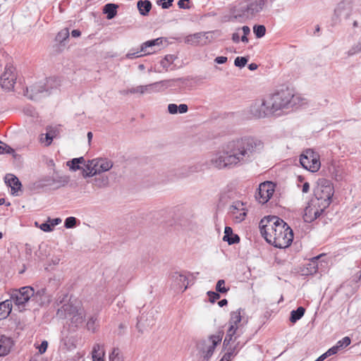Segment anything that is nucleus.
Instances as JSON below:
<instances>
[{
	"label": "nucleus",
	"instance_id": "f257e3e1",
	"mask_svg": "<svg viewBox=\"0 0 361 361\" xmlns=\"http://www.w3.org/2000/svg\"><path fill=\"white\" fill-rule=\"evenodd\" d=\"M263 148V142L257 137L247 135L236 137L212 156L209 165L223 169L247 164L252 162Z\"/></svg>",
	"mask_w": 361,
	"mask_h": 361
},
{
	"label": "nucleus",
	"instance_id": "f03ea898",
	"mask_svg": "<svg viewBox=\"0 0 361 361\" xmlns=\"http://www.w3.org/2000/svg\"><path fill=\"white\" fill-rule=\"evenodd\" d=\"M259 228L267 242L276 247L286 248L293 242V230L276 216L264 217L259 222Z\"/></svg>",
	"mask_w": 361,
	"mask_h": 361
},
{
	"label": "nucleus",
	"instance_id": "7ed1b4c3",
	"mask_svg": "<svg viewBox=\"0 0 361 361\" xmlns=\"http://www.w3.org/2000/svg\"><path fill=\"white\" fill-rule=\"evenodd\" d=\"M300 96L294 94L293 92L286 88L275 92L268 99V104L274 114L279 111L289 110L300 104Z\"/></svg>",
	"mask_w": 361,
	"mask_h": 361
},
{
	"label": "nucleus",
	"instance_id": "20e7f679",
	"mask_svg": "<svg viewBox=\"0 0 361 361\" xmlns=\"http://www.w3.org/2000/svg\"><path fill=\"white\" fill-rule=\"evenodd\" d=\"M244 315L245 310L243 308H238L230 313L229 326L224 341V345L228 346L231 341H235L243 334L244 324L247 322Z\"/></svg>",
	"mask_w": 361,
	"mask_h": 361
},
{
	"label": "nucleus",
	"instance_id": "39448f33",
	"mask_svg": "<svg viewBox=\"0 0 361 361\" xmlns=\"http://www.w3.org/2000/svg\"><path fill=\"white\" fill-rule=\"evenodd\" d=\"M56 315L60 319H68L74 327L80 326L85 320V311L78 302L70 301L58 309Z\"/></svg>",
	"mask_w": 361,
	"mask_h": 361
},
{
	"label": "nucleus",
	"instance_id": "423d86ee",
	"mask_svg": "<svg viewBox=\"0 0 361 361\" xmlns=\"http://www.w3.org/2000/svg\"><path fill=\"white\" fill-rule=\"evenodd\" d=\"M44 290L37 291L35 294V290L30 286H24L18 289H11L8 292L9 302L14 305L19 312L25 310L26 304L32 298H37L44 293Z\"/></svg>",
	"mask_w": 361,
	"mask_h": 361
},
{
	"label": "nucleus",
	"instance_id": "0eeeda50",
	"mask_svg": "<svg viewBox=\"0 0 361 361\" xmlns=\"http://www.w3.org/2000/svg\"><path fill=\"white\" fill-rule=\"evenodd\" d=\"M265 3V0H245L240 3L235 18L243 21L252 20L262 11Z\"/></svg>",
	"mask_w": 361,
	"mask_h": 361
},
{
	"label": "nucleus",
	"instance_id": "6e6552de",
	"mask_svg": "<svg viewBox=\"0 0 361 361\" xmlns=\"http://www.w3.org/2000/svg\"><path fill=\"white\" fill-rule=\"evenodd\" d=\"M59 85V82L56 78H49L46 80V83L35 85L30 87H26L25 95L30 99L37 100L42 97L49 95V89H53Z\"/></svg>",
	"mask_w": 361,
	"mask_h": 361
},
{
	"label": "nucleus",
	"instance_id": "1a4fd4ad",
	"mask_svg": "<svg viewBox=\"0 0 361 361\" xmlns=\"http://www.w3.org/2000/svg\"><path fill=\"white\" fill-rule=\"evenodd\" d=\"M334 190L329 180H323L319 184L313 199H318L322 208H326L331 202Z\"/></svg>",
	"mask_w": 361,
	"mask_h": 361
},
{
	"label": "nucleus",
	"instance_id": "9d476101",
	"mask_svg": "<svg viewBox=\"0 0 361 361\" xmlns=\"http://www.w3.org/2000/svg\"><path fill=\"white\" fill-rule=\"evenodd\" d=\"M301 166L307 171L317 172L321 166L319 156L311 149H306L300 157Z\"/></svg>",
	"mask_w": 361,
	"mask_h": 361
},
{
	"label": "nucleus",
	"instance_id": "9b49d317",
	"mask_svg": "<svg viewBox=\"0 0 361 361\" xmlns=\"http://www.w3.org/2000/svg\"><path fill=\"white\" fill-rule=\"evenodd\" d=\"M326 208H322L318 199L312 198L304 210V221L311 223L317 219Z\"/></svg>",
	"mask_w": 361,
	"mask_h": 361
},
{
	"label": "nucleus",
	"instance_id": "f8f14e48",
	"mask_svg": "<svg viewBox=\"0 0 361 361\" xmlns=\"http://www.w3.org/2000/svg\"><path fill=\"white\" fill-rule=\"evenodd\" d=\"M250 114L255 118H261L272 115L267 100H256L252 103L249 108Z\"/></svg>",
	"mask_w": 361,
	"mask_h": 361
},
{
	"label": "nucleus",
	"instance_id": "ddd939ff",
	"mask_svg": "<svg viewBox=\"0 0 361 361\" xmlns=\"http://www.w3.org/2000/svg\"><path fill=\"white\" fill-rule=\"evenodd\" d=\"M170 80H161L146 85H139L132 87L131 92L145 94L158 92L166 88L169 85Z\"/></svg>",
	"mask_w": 361,
	"mask_h": 361
},
{
	"label": "nucleus",
	"instance_id": "4468645a",
	"mask_svg": "<svg viewBox=\"0 0 361 361\" xmlns=\"http://www.w3.org/2000/svg\"><path fill=\"white\" fill-rule=\"evenodd\" d=\"M222 336L220 334L212 335L208 338L207 340L203 341L201 347V353L205 360H209L213 353L216 346L221 341Z\"/></svg>",
	"mask_w": 361,
	"mask_h": 361
},
{
	"label": "nucleus",
	"instance_id": "2eb2a0df",
	"mask_svg": "<svg viewBox=\"0 0 361 361\" xmlns=\"http://www.w3.org/2000/svg\"><path fill=\"white\" fill-rule=\"evenodd\" d=\"M274 192V185L271 182H264L259 185L255 198L259 203L265 204L271 197Z\"/></svg>",
	"mask_w": 361,
	"mask_h": 361
},
{
	"label": "nucleus",
	"instance_id": "dca6fc26",
	"mask_svg": "<svg viewBox=\"0 0 361 361\" xmlns=\"http://www.w3.org/2000/svg\"><path fill=\"white\" fill-rule=\"evenodd\" d=\"M15 68L11 65H6L5 71L0 78V84L5 90H11L16 83V76L14 73Z\"/></svg>",
	"mask_w": 361,
	"mask_h": 361
},
{
	"label": "nucleus",
	"instance_id": "f3484780",
	"mask_svg": "<svg viewBox=\"0 0 361 361\" xmlns=\"http://www.w3.org/2000/svg\"><path fill=\"white\" fill-rule=\"evenodd\" d=\"M188 274L189 275V273H186L185 271L173 272L170 276L173 288L176 290H181L182 292H184L189 285Z\"/></svg>",
	"mask_w": 361,
	"mask_h": 361
},
{
	"label": "nucleus",
	"instance_id": "a211bd4d",
	"mask_svg": "<svg viewBox=\"0 0 361 361\" xmlns=\"http://www.w3.org/2000/svg\"><path fill=\"white\" fill-rule=\"evenodd\" d=\"M229 213L236 223L243 221L247 215L245 205L240 201H235L230 206Z\"/></svg>",
	"mask_w": 361,
	"mask_h": 361
},
{
	"label": "nucleus",
	"instance_id": "6ab92c4d",
	"mask_svg": "<svg viewBox=\"0 0 361 361\" xmlns=\"http://www.w3.org/2000/svg\"><path fill=\"white\" fill-rule=\"evenodd\" d=\"M95 175L109 171L113 167V161L107 158L94 159Z\"/></svg>",
	"mask_w": 361,
	"mask_h": 361
},
{
	"label": "nucleus",
	"instance_id": "aec40b11",
	"mask_svg": "<svg viewBox=\"0 0 361 361\" xmlns=\"http://www.w3.org/2000/svg\"><path fill=\"white\" fill-rule=\"evenodd\" d=\"M207 37L206 33L197 32L193 35H190L185 38V42L190 45L204 44L207 42Z\"/></svg>",
	"mask_w": 361,
	"mask_h": 361
},
{
	"label": "nucleus",
	"instance_id": "412c9836",
	"mask_svg": "<svg viewBox=\"0 0 361 361\" xmlns=\"http://www.w3.org/2000/svg\"><path fill=\"white\" fill-rule=\"evenodd\" d=\"M13 345V341L11 338L6 336H0V357H4L7 355L12 347Z\"/></svg>",
	"mask_w": 361,
	"mask_h": 361
},
{
	"label": "nucleus",
	"instance_id": "4be33fe9",
	"mask_svg": "<svg viewBox=\"0 0 361 361\" xmlns=\"http://www.w3.org/2000/svg\"><path fill=\"white\" fill-rule=\"evenodd\" d=\"M162 43V38L149 40L142 44L140 51L144 53L143 55L152 54L155 51L153 49L156 46H159Z\"/></svg>",
	"mask_w": 361,
	"mask_h": 361
},
{
	"label": "nucleus",
	"instance_id": "5701e85b",
	"mask_svg": "<svg viewBox=\"0 0 361 361\" xmlns=\"http://www.w3.org/2000/svg\"><path fill=\"white\" fill-rule=\"evenodd\" d=\"M5 182L11 188V193L13 195H17V192L20 190L22 185L16 176L13 174H7L5 176Z\"/></svg>",
	"mask_w": 361,
	"mask_h": 361
},
{
	"label": "nucleus",
	"instance_id": "b1692460",
	"mask_svg": "<svg viewBox=\"0 0 361 361\" xmlns=\"http://www.w3.org/2000/svg\"><path fill=\"white\" fill-rule=\"evenodd\" d=\"M223 240L226 241L229 245H233L238 243L240 238L238 235L233 233V230L231 227L226 226L225 228Z\"/></svg>",
	"mask_w": 361,
	"mask_h": 361
},
{
	"label": "nucleus",
	"instance_id": "393cba45",
	"mask_svg": "<svg viewBox=\"0 0 361 361\" xmlns=\"http://www.w3.org/2000/svg\"><path fill=\"white\" fill-rule=\"evenodd\" d=\"M203 170V166L200 164L188 166L181 169L180 176L181 177H188L194 173H197Z\"/></svg>",
	"mask_w": 361,
	"mask_h": 361
},
{
	"label": "nucleus",
	"instance_id": "a878e982",
	"mask_svg": "<svg viewBox=\"0 0 361 361\" xmlns=\"http://www.w3.org/2000/svg\"><path fill=\"white\" fill-rule=\"evenodd\" d=\"M334 13L337 18L343 17L347 19L350 15V8L346 6L345 3L341 2L338 4L335 8Z\"/></svg>",
	"mask_w": 361,
	"mask_h": 361
},
{
	"label": "nucleus",
	"instance_id": "bb28decb",
	"mask_svg": "<svg viewBox=\"0 0 361 361\" xmlns=\"http://www.w3.org/2000/svg\"><path fill=\"white\" fill-rule=\"evenodd\" d=\"M12 304L8 299L0 302V320L8 317L12 310Z\"/></svg>",
	"mask_w": 361,
	"mask_h": 361
},
{
	"label": "nucleus",
	"instance_id": "cd10ccee",
	"mask_svg": "<svg viewBox=\"0 0 361 361\" xmlns=\"http://www.w3.org/2000/svg\"><path fill=\"white\" fill-rule=\"evenodd\" d=\"M137 6L142 16H147L152 8V4L148 0H140L137 3Z\"/></svg>",
	"mask_w": 361,
	"mask_h": 361
},
{
	"label": "nucleus",
	"instance_id": "c85d7f7f",
	"mask_svg": "<svg viewBox=\"0 0 361 361\" xmlns=\"http://www.w3.org/2000/svg\"><path fill=\"white\" fill-rule=\"evenodd\" d=\"M118 6L114 4H107L104 6L103 11L106 14V17L109 20L114 18L117 13Z\"/></svg>",
	"mask_w": 361,
	"mask_h": 361
},
{
	"label": "nucleus",
	"instance_id": "c756f323",
	"mask_svg": "<svg viewBox=\"0 0 361 361\" xmlns=\"http://www.w3.org/2000/svg\"><path fill=\"white\" fill-rule=\"evenodd\" d=\"M85 160L84 157H81L79 158H74L71 161L67 162V166H69L70 169L73 171L81 169L80 164H85Z\"/></svg>",
	"mask_w": 361,
	"mask_h": 361
},
{
	"label": "nucleus",
	"instance_id": "7c9ffc66",
	"mask_svg": "<svg viewBox=\"0 0 361 361\" xmlns=\"http://www.w3.org/2000/svg\"><path fill=\"white\" fill-rule=\"evenodd\" d=\"M324 255L321 254L316 257H314L310 259L309 264H307V269L309 270L310 274H312L316 273L318 270V260L322 257Z\"/></svg>",
	"mask_w": 361,
	"mask_h": 361
},
{
	"label": "nucleus",
	"instance_id": "2f4dec72",
	"mask_svg": "<svg viewBox=\"0 0 361 361\" xmlns=\"http://www.w3.org/2000/svg\"><path fill=\"white\" fill-rule=\"evenodd\" d=\"M305 312L303 307H299L295 310H293L290 312V321L292 323H295L298 320L302 317Z\"/></svg>",
	"mask_w": 361,
	"mask_h": 361
},
{
	"label": "nucleus",
	"instance_id": "473e14b6",
	"mask_svg": "<svg viewBox=\"0 0 361 361\" xmlns=\"http://www.w3.org/2000/svg\"><path fill=\"white\" fill-rule=\"evenodd\" d=\"M39 141L44 147H48L51 144L53 138L46 132V133H41L39 135Z\"/></svg>",
	"mask_w": 361,
	"mask_h": 361
},
{
	"label": "nucleus",
	"instance_id": "72a5a7b5",
	"mask_svg": "<svg viewBox=\"0 0 361 361\" xmlns=\"http://www.w3.org/2000/svg\"><path fill=\"white\" fill-rule=\"evenodd\" d=\"M46 131L54 140L59 135L60 127L57 126H48L46 127Z\"/></svg>",
	"mask_w": 361,
	"mask_h": 361
},
{
	"label": "nucleus",
	"instance_id": "f704fd0d",
	"mask_svg": "<svg viewBox=\"0 0 361 361\" xmlns=\"http://www.w3.org/2000/svg\"><path fill=\"white\" fill-rule=\"evenodd\" d=\"M86 326H87V329L89 331L94 332L98 326L97 325V317L95 315L90 317L87 320Z\"/></svg>",
	"mask_w": 361,
	"mask_h": 361
},
{
	"label": "nucleus",
	"instance_id": "c9c22d12",
	"mask_svg": "<svg viewBox=\"0 0 361 361\" xmlns=\"http://www.w3.org/2000/svg\"><path fill=\"white\" fill-rule=\"evenodd\" d=\"M92 357H96L99 355V357H104V350L103 348V346L99 344H95L92 349Z\"/></svg>",
	"mask_w": 361,
	"mask_h": 361
},
{
	"label": "nucleus",
	"instance_id": "e433bc0d",
	"mask_svg": "<svg viewBox=\"0 0 361 361\" xmlns=\"http://www.w3.org/2000/svg\"><path fill=\"white\" fill-rule=\"evenodd\" d=\"M225 283L224 279L219 280L216 285V290L220 293H226L229 290V288H226Z\"/></svg>",
	"mask_w": 361,
	"mask_h": 361
},
{
	"label": "nucleus",
	"instance_id": "4c0bfd02",
	"mask_svg": "<svg viewBox=\"0 0 361 361\" xmlns=\"http://www.w3.org/2000/svg\"><path fill=\"white\" fill-rule=\"evenodd\" d=\"M253 32L257 37L261 38L264 36L266 32V28L262 25H255L253 27Z\"/></svg>",
	"mask_w": 361,
	"mask_h": 361
},
{
	"label": "nucleus",
	"instance_id": "58836bf2",
	"mask_svg": "<svg viewBox=\"0 0 361 361\" xmlns=\"http://www.w3.org/2000/svg\"><path fill=\"white\" fill-rule=\"evenodd\" d=\"M235 355V346L233 348H229L228 349V351L225 355L223 356V357L220 360V361H231V360L234 357Z\"/></svg>",
	"mask_w": 361,
	"mask_h": 361
},
{
	"label": "nucleus",
	"instance_id": "ea45409f",
	"mask_svg": "<svg viewBox=\"0 0 361 361\" xmlns=\"http://www.w3.org/2000/svg\"><path fill=\"white\" fill-rule=\"evenodd\" d=\"M69 37L68 29H63L61 30L56 35V39L59 42H63Z\"/></svg>",
	"mask_w": 361,
	"mask_h": 361
},
{
	"label": "nucleus",
	"instance_id": "a19ab883",
	"mask_svg": "<svg viewBox=\"0 0 361 361\" xmlns=\"http://www.w3.org/2000/svg\"><path fill=\"white\" fill-rule=\"evenodd\" d=\"M360 52H361V42H359L350 47L346 54L348 56H352Z\"/></svg>",
	"mask_w": 361,
	"mask_h": 361
},
{
	"label": "nucleus",
	"instance_id": "79ce46f5",
	"mask_svg": "<svg viewBox=\"0 0 361 361\" xmlns=\"http://www.w3.org/2000/svg\"><path fill=\"white\" fill-rule=\"evenodd\" d=\"M350 338L348 336H345L341 340L338 341L336 343V345L338 346V348L340 350L348 346L350 344Z\"/></svg>",
	"mask_w": 361,
	"mask_h": 361
},
{
	"label": "nucleus",
	"instance_id": "37998d69",
	"mask_svg": "<svg viewBox=\"0 0 361 361\" xmlns=\"http://www.w3.org/2000/svg\"><path fill=\"white\" fill-rule=\"evenodd\" d=\"M110 361H123L121 356L119 354L118 348H114L111 353L109 355Z\"/></svg>",
	"mask_w": 361,
	"mask_h": 361
},
{
	"label": "nucleus",
	"instance_id": "c03bdc74",
	"mask_svg": "<svg viewBox=\"0 0 361 361\" xmlns=\"http://www.w3.org/2000/svg\"><path fill=\"white\" fill-rule=\"evenodd\" d=\"M76 219L73 216H70L66 219L64 226L67 228H73L76 225Z\"/></svg>",
	"mask_w": 361,
	"mask_h": 361
},
{
	"label": "nucleus",
	"instance_id": "a18cd8bd",
	"mask_svg": "<svg viewBox=\"0 0 361 361\" xmlns=\"http://www.w3.org/2000/svg\"><path fill=\"white\" fill-rule=\"evenodd\" d=\"M247 62V59L245 57L238 56L234 61V64L237 67L243 68L246 65Z\"/></svg>",
	"mask_w": 361,
	"mask_h": 361
},
{
	"label": "nucleus",
	"instance_id": "49530a36",
	"mask_svg": "<svg viewBox=\"0 0 361 361\" xmlns=\"http://www.w3.org/2000/svg\"><path fill=\"white\" fill-rule=\"evenodd\" d=\"M220 293L219 292H214V291H208L207 295L209 296V301L212 303H214L216 300L220 298Z\"/></svg>",
	"mask_w": 361,
	"mask_h": 361
},
{
	"label": "nucleus",
	"instance_id": "de8ad7c7",
	"mask_svg": "<svg viewBox=\"0 0 361 361\" xmlns=\"http://www.w3.org/2000/svg\"><path fill=\"white\" fill-rule=\"evenodd\" d=\"M173 1V0H159L157 4L161 6L162 8L167 9L172 5Z\"/></svg>",
	"mask_w": 361,
	"mask_h": 361
},
{
	"label": "nucleus",
	"instance_id": "09e8293b",
	"mask_svg": "<svg viewBox=\"0 0 361 361\" xmlns=\"http://www.w3.org/2000/svg\"><path fill=\"white\" fill-rule=\"evenodd\" d=\"M94 160L91 159L88 160L87 162L85 161V164H82L85 166V170L87 171H91L92 173L94 171L95 166H94Z\"/></svg>",
	"mask_w": 361,
	"mask_h": 361
},
{
	"label": "nucleus",
	"instance_id": "8fccbe9b",
	"mask_svg": "<svg viewBox=\"0 0 361 361\" xmlns=\"http://www.w3.org/2000/svg\"><path fill=\"white\" fill-rule=\"evenodd\" d=\"M94 180L96 182V185L99 188L104 187L109 183V179L107 177H103L102 179L95 178Z\"/></svg>",
	"mask_w": 361,
	"mask_h": 361
},
{
	"label": "nucleus",
	"instance_id": "3c124183",
	"mask_svg": "<svg viewBox=\"0 0 361 361\" xmlns=\"http://www.w3.org/2000/svg\"><path fill=\"white\" fill-rule=\"evenodd\" d=\"M338 350L339 349L338 348V346L334 345L329 348L325 353H324V355H326V357H327L328 356L336 354Z\"/></svg>",
	"mask_w": 361,
	"mask_h": 361
},
{
	"label": "nucleus",
	"instance_id": "603ef678",
	"mask_svg": "<svg viewBox=\"0 0 361 361\" xmlns=\"http://www.w3.org/2000/svg\"><path fill=\"white\" fill-rule=\"evenodd\" d=\"M168 111L171 114H176L178 113V105L176 104H169L168 105Z\"/></svg>",
	"mask_w": 361,
	"mask_h": 361
},
{
	"label": "nucleus",
	"instance_id": "864d4df0",
	"mask_svg": "<svg viewBox=\"0 0 361 361\" xmlns=\"http://www.w3.org/2000/svg\"><path fill=\"white\" fill-rule=\"evenodd\" d=\"M39 228L43 231H45V232H50L51 231H53V228H51V226H50V224L49 221L47 222H45V223H43L40 225Z\"/></svg>",
	"mask_w": 361,
	"mask_h": 361
},
{
	"label": "nucleus",
	"instance_id": "5fc2aeb1",
	"mask_svg": "<svg viewBox=\"0 0 361 361\" xmlns=\"http://www.w3.org/2000/svg\"><path fill=\"white\" fill-rule=\"evenodd\" d=\"M140 51H133L132 52L131 51H129L126 55V57L128 58V59H135V58H137V57H140V56H143L142 54H140L139 55V53Z\"/></svg>",
	"mask_w": 361,
	"mask_h": 361
},
{
	"label": "nucleus",
	"instance_id": "6e6d98bb",
	"mask_svg": "<svg viewBox=\"0 0 361 361\" xmlns=\"http://www.w3.org/2000/svg\"><path fill=\"white\" fill-rule=\"evenodd\" d=\"M48 347V343L47 341H44L42 342L40 345L38 347L39 352L40 354H42L46 352Z\"/></svg>",
	"mask_w": 361,
	"mask_h": 361
},
{
	"label": "nucleus",
	"instance_id": "4d7b16f0",
	"mask_svg": "<svg viewBox=\"0 0 361 361\" xmlns=\"http://www.w3.org/2000/svg\"><path fill=\"white\" fill-rule=\"evenodd\" d=\"M48 221L49 222L50 226H51V228H54V227L55 226H57L59 224H61V219L60 218H55V219H50V218H49Z\"/></svg>",
	"mask_w": 361,
	"mask_h": 361
},
{
	"label": "nucleus",
	"instance_id": "13d9d810",
	"mask_svg": "<svg viewBox=\"0 0 361 361\" xmlns=\"http://www.w3.org/2000/svg\"><path fill=\"white\" fill-rule=\"evenodd\" d=\"M188 106L187 104H181L178 106V113L179 114H185L188 112Z\"/></svg>",
	"mask_w": 361,
	"mask_h": 361
},
{
	"label": "nucleus",
	"instance_id": "bf43d9fd",
	"mask_svg": "<svg viewBox=\"0 0 361 361\" xmlns=\"http://www.w3.org/2000/svg\"><path fill=\"white\" fill-rule=\"evenodd\" d=\"M82 175L83 178H88V177H93L94 176H95V171H93L92 173L91 171H86L83 168H82Z\"/></svg>",
	"mask_w": 361,
	"mask_h": 361
},
{
	"label": "nucleus",
	"instance_id": "052dcab7",
	"mask_svg": "<svg viewBox=\"0 0 361 361\" xmlns=\"http://www.w3.org/2000/svg\"><path fill=\"white\" fill-rule=\"evenodd\" d=\"M214 61L218 64H223L227 61V57L218 56L214 59Z\"/></svg>",
	"mask_w": 361,
	"mask_h": 361
},
{
	"label": "nucleus",
	"instance_id": "680f3d73",
	"mask_svg": "<svg viewBox=\"0 0 361 361\" xmlns=\"http://www.w3.org/2000/svg\"><path fill=\"white\" fill-rule=\"evenodd\" d=\"M67 298V295H66V294H61V295H59V297L56 300L57 305L62 304L64 302L65 298Z\"/></svg>",
	"mask_w": 361,
	"mask_h": 361
},
{
	"label": "nucleus",
	"instance_id": "e2e57ef3",
	"mask_svg": "<svg viewBox=\"0 0 361 361\" xmlns=\"http://www.w3.org/2000/svg\"><path fill=\"white\" fill-rule=\"evenodd\" d=\"M190 0H180L178 2V6L180 8H188V6H187L185 4H184V1H189Z\"/></svg>",
	"mask_w": 361,
	"mask_h": 361
},
{
	"label": "nucleus",
	"instance_id": "0e129e2a",
	"mask_svg": "<svg viewBox=\"0 0 361 361\" xmlns=\"http://www.w3.org/2000/svg\"><path fill=\"white\" fill-rule=\"evenodd\" d=\"M232 40L235 42V43H238L240 41V36H239V34L238 32H234L233 35H232Z\"/></svg>",
	"mask_w": 361,
	"mask_h": 361
},
{
	"label": "nucleus",
	"instance_id": "69168bd1",
	"mask_svg": "<svg viewBox=\"0 0 361 361\" xmlns=\"http://www.w3.org/2000/svg\"><path fill=\"white\" fill-rule=\"evenodd\" d=\"M309 190H310V184H309V183L305 182L302 185V191L304 193H307L309 191Z\"/></svg>",
	"mask_w": 361,
	"mask_h": 361
},
{
	"label": "nucleus",
	"instance_id": "338daca9",
	"mask_svg": "<svg viewBox=\"0 0 361 361\" xmlns=\"http://www.w3.org/2000/svg\"><path fill=\"white\" fill-rule=\"evenodd\" d=\"M81 35V32L79 30H73L71 32V35L73 37H78Z\"/></svg>",
	"mask_w": 361,
	"mask_h": 361
},
{
	"label": "nucleus",
	"instance_id": "774afa93",
	"mask_svg": "<svg viewBox=\"0 0 361 361\" xmlns=\"http://www.w3.org/2000/svg\"><path fill=\"white\" fill-rule=\"evenodd\" d=\"M242 30L243 32V35H247L250 34V29L248 26L247 25H244L243 27H242Z\"/></svg>",
	"mask_w": 361,
	"mask_h": 361
}]
</instances>
